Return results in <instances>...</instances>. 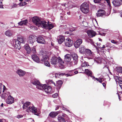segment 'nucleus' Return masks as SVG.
<instances>
[{"mask_svg": "<svg viewBox=\"0 0 122 122\" xmlns=\"http://www.w3.org/2000/svg\"><path fill=\"white\" fill-rule=\"evenodd\" d=\"M71 59V56L69 54H67L65 56L64 61H70Z\"/></svg>", "mask_w": 122, "mask_h": 122, "instance_id": "obj_20", "label": "nucleus"}, {"mask_svg": "<svg viewBox=\"0 0 122 122\" xmlns=\"http://www.w3.org/2000/svg\"><path fill=\"white\" fill-rule=\"evenodd\" d=\"M58 119L59 122H65V120L61 117L59 116Z\"/></svg>", "mask_w": 122, "mask_h": 122, "instance_id": "obj_32", "label": "nucleus"}, {"mask_svg": "<svg viewBox=\"0 0 122 122\" xmlns=\"http://www.w3.org/2000/svg\"><path fill=\"white\" fill-rule=\"evenodd\" d=\"M72 57L73 60L75 61H76L78 59V56L76 54H74L73 55L71 56V57Z\"/></svg>", "mask_w": 122, "mask_h": 122, "instance_id": "obj_36", "label": "nucleus"}, {"mask_svg": "<svg viewBox=\"0 0 122 122\" xmlns=\"http://www.w3.org/2000/svg\"><path fill=\"white\" fill-rule=\"evenodd\" d=\"M18 5L20 6H23V5L22 2H20V3H19Z\"/></svg>", "mask_w": 122, "mask_h": 122, "instance_id": "obj_55", "label": "nucleus"}, {"mask_svg": "<svg viewBox=\"0 0 122 122\" xmlns=\"http://www.w3.org/2000/svg\"><path fill=\"white\" fill-rule=\"evenodd\" d=\"M50 82L51 83H53L54 84L55 86H56V85L54 81H53L52 80H50Z\"/></svg>", "mask_w": 122, "mask_h": 122, "instance_id": "obj_54", "label": "nucleus"}, {"mask_svg": "<svg viewBox=\"0 0 122 122\" xmlns=\"http://www.w3.org/2000/svg\"><path fill=\"white\" fill-rule=\"evenodd\" d=\"M117 71L120 73H122V67H118L117 69Z\"/></svg>", "mask_w": 122, "mask_h": 122, "instance_id": "obj_40", "label": "nucleus"}, {"mask_svg": "<svg viewBox=\"0 0 122 122\" xmlns=\"http://www.w3.org/2000/svg\"><path fill=\"white\" fill-rule=\"evenodd\" d=\"M72 71L73 72V73L74 72V73H75V74H76L78 73V72L77 71Z\"/></svg>", "mask_w": 122, "mask_h": 122, "instance_id": "obj_58", "label": "nucleus"}, {"mask_svg": "<svg viewBox=\"0 0 122 122\" xmlns=\"http://www.w3.org/2000/svg\"><path fill=\"white\" fill-rule=\"evenodd\" d=\"M23 117L22 115H19L17 116V117L18 118H22Z\"/></svg>", "mask_w": 122, "mask_h": 122, "instance_id": "obj_53", "label": "nucleus"}, {"mask_svg": "<svg viewBox=\"0 0 122 122\" xmlns=\"http://www.w3.org/2000/svg\"><path fill=\"white\" fill-rule=\"evenodd\" d=\"M105 0L106 1L107 3H108L110 8H112V6L111 5L110 0Z\"/></svg>", "mask_w": 122, "mask_h": 122, "instance_id": "obj_46", "label": "nucleus"}, {"mask_svg": "<svg viewBox=\"0 0 122 122\" xmlns=\"http://www.w3.org/2000/svg\"><path fill=\"white\" fill-rule=\"evenodd\" d=\"M2 83H0V88L1 89L2 87Z\"/></svg>", "mask_w": 122, "mask_h": 122, "instance_id": "obj_63", "label": "nucleus"}, {"mask_svg": "<svg viewBox=\"0 0 122 122\" xmlns=\"http://www.w3.org/2000/svg\"><path fill=\"white\" fill-rule=\"evenodd\" d=\"M88 66H89L87 62L86 61H84L83 62L81 65L82 67Z\"/></svg>", "mask_w": 122, "mask_h": 122, "instance_id": "obj_38", "label": "nucleus"}, {"mask_svg": "<svg viewBox=\"0 0 122 122\" xmlns=\"http://www.w3.org/2000/svg\"><path fill=\"white\" fill-rule=\"evenodd\" d=\"M105 47H106L105 46V45H103V47H101V48L102 50H103V48H104Z\"/></svg>", "mask_w": 122, "mask_h": 122, "instance_id": "obj_59", "label": "nucleus"}, {"mask_svg": "<svg viewBox=\"0 0 122 122\" xmlns=\"http://www.w3.org/2000/svg\"><path fill=\"white\" fill-rule=\"evenodd\" d=\"M10 95V94L9 92H6L4 93V94L2 95V96L4 97V98H6L7 96L8 97Z\"/></svg>", "mask_w": 122, "mask_h": 122, "instance_id": "obj_34", "label": "nucleus"}, {"mask_svg": "<svg viewBox=\"0 0 122 122\" xmlns=\"http://www.w3.org/2000/svg\"><path fill=\"white\" fill-rule=\"evenodd\" d=\"M58 66L60 68L62 69L65 67L64 65V61H58Z\"/></svg>", "mask_w": 122, "mask_h": 122, "instance_id": "obj_19", "label": "nucleus"}, {"mask_svg": "<svg viewBox=\"0 0 122 122\" xmlns=\"http://www.w3.org/2000/svg\"><path fill=\"white\" fill-rule=\"evenodd\" d=\"M31 52L33 53H36V50L35 48L33 47L32 48Z\"/></svg>", "mask_w": 122, "mask_h": 122, "instance_id": "obj_44", "label": "nucleus"}, {"mask_svg": "<svg viewBox=\"0 0 122 122\" xmlns=\"http://www.w3.org/2000/svg\"><path fill=\"white\" fill-rule=\"evenodd\" d=\"M44 65L49 67H50V64L49 61H44Z\"/></svg>", "mask_w": 122, "mask_h": 122, "instance_id": "obj_39", "label": "nucleus"}, {"mask_svg": "<svg viewBox=\"0 0 122 122\" xmlns=\"http://www.w3.org/2000/svg\"><path fill=\"white\" fill-rule=\"evenodd\" d=\"M112 3L115 6L118 7L122 4V0H113Z\"/></svg>", "mask_w": 122, "mask_h": 122, "instance_id": "obj_8", "label": "nucleus"}, {"mask_svg": "<svg viewBox=\"0 0 122 122\" xmlns=\"http://www.w3.org/2000/svg\"><path fill=\"white\" fill-rule=\"evenodd\" d=\"M119 85L121 88L122 89V81H121L119 82Z\"/></svg>", "mask_w": 122, "mask_h": 122, "instance_id": "obj_52", "label": "nucleus"}, {"mask_svg": "<svg viewBox=\"0 0 122 122\" xmlns=\"http://www.w3.org/2000/svg\"><path fill=\"white\" fill-rule=\"evenodd\" d=\"M101 1L100 0H94V1L95 3H99Z\"/></svg>", "mask_w": 122, "mask_h": 122, "instance_id": "obj_49", "label": "nucleus"}, {"mask_svg": "<svg viewBox=\"0 0 122 122\" xmlns=\"http://www.w3.org/2000/svg\"><path fill=\"white\" fill-rule=\"evenodd\" d=\"M85 72L88 76L91 77L92 76V73L91 71L88 69H85Z\"/></svg>", "mask_w": 122, "mask_h": 122, "instance_id": "obj_29", "label": "nucleus"}, {"mask_svg": "<svg viewBox=\"0 0 122 122\" xmlns=\"http://www.w3.org/2000/svg\"><path fill=\"white\" fill-rule=\"evenodd\" d=\"M100 34L102 36H105V34L104 33H100Z\"/></svg>", "mask_w": 122, "mask_h": 122, "instance_id": "obj_56", "label": "nucleus"}, {"mask_svg": "<svg viewBox=\"0 0 122 122\" xmlns=\"http://www.w3.org/2000/svg\"><path fill=\"white\" fill-rule=\"evenodd\" d=\"M30 105V103L29 102H26L23 106V109H27Z\"/></svg>", "mask_w": 122, "mask_h": 122, "instance_id": "obj_24", "label": "nucleus"}, {"mask_svg": "<svg viewBox=\"0 0 122 122\" xmlns=\"http://www.w3.org/2000/svg\"><path fill=\"white\" fill-rule=\"evenodd\" d=\"M6 121L4 119H0V122H5Z\"/></svg>", "mask_w": 122, "mask_h": 122, "instance_id": "obj_51", "label": "nucleus"}, {"mask_svg": "<svg viewBox=\"0 0 122 122\" xmlns=\"http://www.w3.org/2000/svg\"><path fill=\"white\" fill-rule=\"evenodd\" d=\"M23 21H20V22L18 23V24L19 25H23Z\"/></svg>", "mask_w": 122, "mask_h": 122, "instance_id": "obj_50", "label": "nucleus"}, {"mask_svg": "<svg viewBox=\"0 0 122 122\" xmlns=\"http://www.w3.org/2000/svg\"><path fill=\"white\" fill-rule=\"evenodd\" d=\"M58 61H51V64L54 66H58Z\"/></svg>", "mask_w": 122, "mask_h": 122, "instance_id": "obj_42", "label": "nucleus"}, {"mask_svg": "<svg viewBox=\"0 0 122 122\" xmlns=\"http://www.w3.org/2000/svg\"><path fill=\"white\" fill-rule=\"evenodd\" d=\"M6 89V87H5V86H4V85H3V90H4V91Z\"/></svg>", "mask_w": 122, "mask_h": 122, "instance_id": "obj_61", "label": "nucleus"}, {"mask_svg": "<svg viewBox=\"0 0 122 122\" xmlns=\"http://www.w3.org/2000/svg\"><path fill=\"white\" fill-rule=\"evenodd\" d=\"M102 59L100 57H97L94 60V61H102Z\"/></svg>", "mask_w": 122, "mask_h": 122, "instance_id": "obj_41", "label": "nucleus"}, {"mask_svg": "<svg viewBox=\"0 0 122 122\" xmlns=\"http://www.w3.org/2000/svg\"><path fill=\"white\" fill-rule=\"evenodd\" d=\"M58 112H52L49 114V115L51 117H54L58 114Z\"/></svg>", "mask_w": 122, "mask_h": 122, "instance_id": "obj_23", "label": "nucleus"}, {"mask_svg": "<svg viewBox=\"0 0 122 122\" xmlns=\"http://www.w3.org/2000/svg\"><path fill=\"white\" fill-rule=\"evenodd\" d=\"M23 21V25H25L27 24L28 22V21L27 19H25L24 20H22Z\"/></svg>", "mask_w": 122, "mask_h": 122, "instance_id": "obj_43", "label": "nucleus"}, {"mask_svg": "<svg viewBox=\"0 0 122 122\" xmlns=\"http://www.w3.org/2000/svg\"><path fill=\"white\" fill-rule=\"evenodd\" d=\"M120 16L121 17H122V10L120 12Z\"/></svg>", "mask_w": 122, "mask_h": 122, "instance_id": "obj_64", "label": "nucleus"}, {"mask_svg": "<svg viewBox=\"0 0 122 122\" xmlns=\"http://www.w3.org/2000/svg\"><path fill=\"white\" fill-rule=\"evenodd\" d=\"M31 57L32 59L34 61H39V57L36 55H32Z\"/></svg>", "mask_w": 122, "mask_h": 122, "instance_id": "obj_26", "label": "nucleus"}, {"mask_svg": "<svg viewBox=\"0 0 122 122\" xmlns=\"http://www.w3.org/2000/svg\"><path fill=\"white\" fill-rule=\"evenodd\" d=\"M18 5V4H14V7H17Z\"/></svg>", "mask_w": 122, "mask_h": 122, "instance_id": "obj_60", "label": "nucleus"}, {"mask_svg": "<svg viewBox=\"0 0 122 122\" xmlns=\"http://www.w3.org/2000/svg\"><path fill=\"white\" fill-rule=\"evenodd\" d=\"M65 75V76H71V75H69L68 74H65L64 73H58L56 74L55 75V76L56 77H58L59 76H63L64 75Z\"/></svg>", "mask_w": 122, "mask_h": 122, "instance_id": "obj_21", "label": "nucleus"}, {"mask_svg": "<svg viewBox=\"0 0 122 122\" xmlns=\"http://www.w3.org/2000/svg\"><path fill=\"white\" fill-rule=\"evenodd\" d=\"M65 45L69 47L71 46L73 44V41L69 38H67L65 39Z\"/></svg>", "mask_w": 122, "mask_h": 122, "instance_id": "obj_6", "label": "nucleus"}, {"mask_svg": "<svg viewBox=\"0 0 122 122\" xmlns=\"http://www.w3.org/2000/svg\"><path fill=\"white\" fill-rule=\"evenodd\" d=\"M47 24H48V22L46 21H41L40 23V25H39V26H41L42 28L46 29H47L48 28L47 26Z\"/></svg>", "mask_w": 122, "mask_h": 122, "instance_id": "obj_11", "label": "nucleus"}, {"mask_svg": "<svg viewBox=\"0 0 122 122\" xmlns=\"http://www.w3.org/2000/svg\"><path fill=\"white\" fill-rule=\"evenodd\" d=\"M5 34L7 36L10 37L12 35V32L10 30H8L6 31L5 33Z\"/></svg>", "mask_w": 122, "mask_h": 122, "instance_id": "obj_27", "label": "nucleus"}, {"mask_svg": "<svg viewBox=\"0 0 122 122\" xmlns=\"http://www.w3.org/2000/svg\"><path fill=\"white\" fill-rule=\"evenodd\" d=\"M51 60H52V61H57L59 60H60L61 61H62V60L61 58L59 56L58 58L56 56H53L52 57Z\"/></svg>", "mask_w": 122, "mask_h": 122, "instance_id": "obj_28", "label": "nucleus"}, {"mask_svg": "<svg viewBox=\"0 0 122 122\" xmlns=\"http://www.w3.org/2000/svg\"><path fill=\"white\" fill-rule=\"evenodd\" d=\"M16 73L20 76H23L25 74V71L20 69H18Z\"/></svg>", "mask_w": 122, "mask_h": 122, "instance_id": "obj_16", "label": "nucleus"}, {"mask_svg": "<svg viewBox=\"0 0 122 122\" xmlns=\"http://www.w3.org/2000/svg\"><path fill=\"white\" fill-rule=\"evenodd\" d=\"M58 96V94L57 93H56L52 95V97L54 98L57 97Z\"/></svg>", "mask_w": 122, "mask_h": 122, "instance_id": "obj_48", "label": "nucleus"}, {"mask_svg": "<svg viewBox=\"0 0 122 122\" xmlns=\"http://www.w3.org/2000/svg\"><path fill=\"white\" fill-rule=\"evenodd\" d=\"M45 52V53H43V54H42V61H48L49 60V56L46 54V52Z\"/></svg>", "mask_w": 122, "mask_h": 122, "instance_id": "obj_13", "label": "nucleus"}, {"mask_svg": "<svg viewBox=\"0 0 122 122\" xmlns=\"http://www.w3.org/2000/svg\"><path fill=\"white\" fill-rule=\"evenodd\" d=\"M68 63H67V64L69 66V64H70V65H72L75 62L74 61H67Z\"/></svg>", "mask_w": 122, "mask_h": 122, "instance_id": "obj_47", "label": "nucleus"}, {"mask_svg": "<svg viewBox=\"0 0 122 122\" xmlns=\"http://www.w3.org/2000/svg\"><path fill=\"white\" fill-rule=\"evenodd\" d=\"M92 79H93L95 81L96 80L98 81L100 83H101L103 81V79L102 78H95V77L94 76L93 77Z\"/></svg>", "mask_w": 122, "mask_h": 122, "instance_id": "obj_33", "label": "nucleus"}, {"mask_svg": "<svg viewBox=\"0 0 122 122\" xmlns=\"http://www.w3.org/2000/svg\"><path fill=\"white\" fill-rule=\"evenodd\" d=\"M22 4H23V6L26 5V3L25 2H22Z\"/></svg>", "mask_w": 122, "mask_h": 122, "instance_id": "obj_57", "label": "nucleus"}, {"mask_svg": "<svg viewBox=\"0 0 122 122\" xmlns=\"http://www.w3.org/2000/svg\"><path fill=\"white\" fill-rule=\"evenodd\" d=\"M32 22L37 26H39L41 20L37 17H34L32 19Z\"/></svg>", "mask_w": 122, "mask_h": 122, "instance_id": "obj_5", "label": "nucleus"}, {"mask_svg": "<svg viewBox=\"0 0 122 122\" xmlns=\"http://www.w3.org/2000/svg\"><path fill=\"white\" fill-rule=\"evenodd\" d=\"M37 40V37L35 36L30 35L27 38V42L28 44L33 45L34 42Z\"/></svg>", "mask_w": 122, "mask_h": 122, "instance_id": "obj_2", "label": "nucleus"}, {"mask_svg": "<svg viewBox=\"0 0 122 122\" xmlns=\"http://www.w3.org/2000/svg\"><path fill=\"white\" fill-rule=\"evenodd\" d=\"M17 40L20 43H24L25 41V39L23 36H21L18 37Z\"/></svg>", "mask_w": 122, "mask_h": 122, "instance_id": "obj_22", "label": "nucleus"}, {"mask_svg": "<svg viewBox=\"0 0 122 122\" xmlns=\"http://www.w3.org/2000/svg\"><path fill=\"white\" fill-rule=\"evenodd\" d=\"M26 111L28 112H31L35 113V114L36 115H38L37 114V109L36 108L32 105H30L28 108L26 109Z\"/></svg>", "mask_w": 122, "mask_h": 122, "instance_id": "obj_3", "label": "nucleus"}, {"mask_svg": "<svg viewBox=\"0 0 122 122\" xmlns=\"http://www.w3.org/2000/svg\"><path fill=\"white\" fill-rule=\"evenodd\" d=\"M87 33L88 36L90 38L95 36L96 34V32L92 30H88L87 31Z\"/></svg>", "mask_w": 122, "mask_h": 122, "instance_id": "obj_9", "label": "nucleus"}, {"mask_svg": "<svg viewBox=\"0 0 122 122\" xmlns=\"http://www.w3.org/2000/svg\"><path fill=\"white\" fill-rule=\"evenodd\" d=\"M6 102L8 104H10L14 102V98L11 96L8 97L6 101Z\"/></svg>", "mask_w": 122, "mask_h": 122, "instance_id": "obj_17", "label": "nucleus"}, {"mask_svg": "<svg viewBox=\"0 0 122 122\" xmlns=\"http://www.w3.org/2000/svg\"><path fill=\"white\" fill-rule=\"evenodd\" d=\"M82 42V39H79L77 40L74 44V45L76 48H78Z\"/></svg>", "mask_w": 122, "mask_h": 122, "instance_id": "obj_10", "label": "nucleus"}, {"mask_svg": "<svg viewBox=\"0 0 122 122\" xmlns=\"http://www.w3.org/2000/svg\"><path fill=\"white\" fill-rule=\"evenodd\" d=\"M81 10L84 13H87L89 10V6L88 4L86 2L83 3L81 6Z\"/></svg>", "mask_w": 122, "mask_h": 122, "instance_id": "obj_1", "label": "nucleus"}, {"mask_svg": "<svg viewBox=\"0 0 122 122\" xmlns=\"http://www.w3.org/2000/svg\"><path fill=\"white\" fill-rule=\"evenodd\" d=\"M57 40L58 43L60 44H61L65 40L64 37L60 35L58 36Z\"/></svg>", "mask_w": 122, "mask_h": 122, "instance_id": "obj_15", "label": "nucleus"}, {"mask_svg": "<svg viewBox=\"0 0 122 122\" xmlns=\"http://www.w3.org/2000/svg\"><path fill=\"white\" fill-rule=\"evenodd\" d=\"M85 49V47L84 46L81 45L79 49L80 52L83 54L84 53Z\"/></svg>", "mask_w": 122, "mask_h": 122, "instance_id": "obj_25", "label": "nucleus"}, {"mask_svg": "<svg viewBox=\"0 0 122 122\" xmlns=\"http://www.w3.org/2000/svg\"><path fill=\"white\" fill-rule=\"evenodd\" d=\"M32 83L33 84L36 85V88L38 89H40L43 88L42 86L43 85L41 84L37 80H33L32 81Z\"/></svg>", "mask_w": 122, "mask_h": 122, "instance_id": "obj_4", "label": "nucleus"}, {"mask_svg": "<svg viewBox=\"0 0 122 122\" xmlns=\"http://www.w3.org/2000/svg\"><path fill=\"white\" fill-rule=\"evenodd\" d=\"M111 42L114 44H119V42H118L117 41H115L114 40H112L111 41Z\"/></svg>", "mask_w": 122, "mask_h": 122, "instance_id": "obj_45", "label": "nucleus"}, {"mask_svg": "<svg viewBox=\"0 0 122 122\" xmlns=\"http://www.w3.org/2000/svg\"><path fill=\"white\" fill-rule=\"evenodd\" d=\"M63 83L62 82L61 80H59L56 82V85L58 87H60Z\"/></svg>", "mask_w": 122, "mask_h": 122, "instance_id": "obj_35", "label": "nucleus"}, {"mask_svg": "<svg viewBox=\"0 0 122 122\" xmlns=\"http://www.w3.org/2000/svg\"><path fill=\"white\" fill-rule=\"evenodd\" d=\"M96 62L97 64H100L101 63V61H96Z\"/></svg>", "mask_w": 122, "mask_h": 122, "instance_id": "obj_62", "label": "nucleus"}, {"mask_svg": "<svg viewBox=\"0 0 122 122\" xmlns=\"http://www.w3.org/2000/svg\"><path fill=\"white\" fill-rule=\"evenodd\" d=\"M43 89L41 90H44L45 92L46 93H50L51 92V88L50 86H47L45 85H43Z\"/></svg>", "mask_w": 122, "mask_h": 122, "instance_id": "obj_7", "label": "nucleus"}, {"mask_svg": "<svg viewBox=\"0 0 122 122\" xmlns=\"http://www.w3.org/2000/svg\"><path fill=\"white\" fill-rule=\"evenodd\" d=\"M48 28L47 29H48L49 30H50L52 28H53L54 26L52 24L49 23L48 22V24H47V26Z\"/></svg>", "mask_w": 122, "mask_h": 122, "instance_id": "obj_37", "label": "nucleus"}, {"mask_svg": "<svg viewBox=\"0 0 122 122\" xmlns=\"http://www.w3.org/2000/svg\"><path fill=\"white\" fill-rule=\"evenodd\" d=\"M27 54H29L31 51V49L28 45H27L25 46Z\"/></svg>", "mask_w": 122, "mask_h": 122, "instance_id": "obj_31", "label": "nucleus"}, {"mask_svg": "<svg viewBox=\"0 0 122 122\" xmlns=\"http://www.w3.org/2000/svg\"><path fill=\"white\" fill-rule=\"evenodd\" d=\"M14 44L15 47L16 49H19L21 48V46L20 45V43L17 40H15L14 41Z\"/></svg>", "mask_w": 122, "mask_h": 122, "instance_id": "obj_12", "label": "nucleus"}, {"mask_svg": "<svg viewBox=\"0 0 122 122\" xmlns=\"http://www.w3.org/2000/svg\"><path fill=\"white\" fill-rule=\"evenodd\" d=\"M105 11L102 10H99L97 13V17L102 16L105 15Z\"/></svg>", "mask_w": 122, "mask_h": 122, "instance_id": "obj_14", "label": "nucleus"}, {"mask_svg": "<svg viewBox=\"0 0 122 122\" xmlns=\"http://www.w3.org/2000/svg\"><path fill=\"white\" fill-rule=\"evenodd\" d=\"M86 55L87 56H90L92 55L91 51L88 49H86L85 50V52Z\"/></svg>", "mask_w": 122, "mask_h": 122, "instance_id": "obj_30", "label": "nucleus"}, {"mask_svg": "<svg viewBox=\"0 0 122 122\" xmlns=\"http://www.w3.org/2000/svg\"><path fill=\"white\" fill-rule=\"evenodd\" d=\"M37 41L38 43H40L44 44L46 42L45 40L41 36L39 37L38 38H37Z\"/></svg>", "mask_w": 122, "mask_h": 122, "instance_id": "obj_18", "label": "nucleus"}]
</instances>
